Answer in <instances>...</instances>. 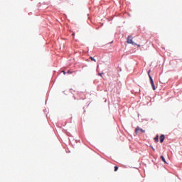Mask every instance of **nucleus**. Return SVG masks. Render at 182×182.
Here are the masks:
<instances>
[{
    "label": "nucleus",
    "instance_id": "nucleus-1",
    "mask_svg": "<svg viewBox=\"0 0 182 182\" xmlns=\"http://www.w3.org/2000/svg\"><path fill=\"white\" fill-rule=\"evenodd\" d=\"M149 77L150 79L151 85L152 86L153 90H156V87L154 86V81H153V78L151 77V75H150V70L148 72Z\"/></svg>",
    "mask_w": 182,
    "mask_h": 182
},
{
    "label": "nucleus",
    "instance_id": "nucleus-2",
    "mask_svg": "<svg viewBox=\"0 0 182 182\" xmlns=\"http://www.w3.org/2000/svg\"><path fill=\"white\" fill-rule=\"evenodd\" d=\"M135 133L136 134H141V133H146V131L139 127L135 129Z\"/></svg>",
    "mask_w": 182,
    "mask_h": 182
},
{
    "label": "nucleus",
    "instance_id": "nucleus-3",
    "mask_svg": "<svg viewBox=\"0 0 182 182\" xmlns=\"http://www.w3.org/2000/svg\"><path fill=\"white\" fill-rule=\"evenodd\" d=\"M127 43H129V44H131V45H137V44H136V43H134V42L133 41V37H132V36H129L127 37Z\"/></svg>",
    "mask_w": 182,
    "mask_h": 182
},
{
    "label": "nucleus",
    "instance_id": "nucleus-4",
    "mask_svg": "<svg viewBox=\"0 0 182 182\" xmlns=\"http://www.w3.org/2000/svg\"><path fill=\"white\" fill-rule=\"evenodd\" d=\"M164 139H166V137L164 136V134H162L160 136V143H163V141H164Z\"/></svg>",
    "mask_w": 182,
    "mask_h": 182
},
{
    "label": "nucleus",
    "instance_id": "nucleus-5",
    "mask_svg": "<svg viewBox=\"0 0 182 182\" xmlns=\"http://www.w3.org/2000/svg\"><path fill=\"white\" fill-rule=\"evenodd\" d=\"M155 142L159 143V135H156V137L154 138Z\"/></svg>",
    "mask_w": 182,
    "mask_h": 182
},
{
    "label": "nucleus",
    "instance_id": "nucleus-6",
    "mask_svg": "<svg viewBox=\"0 0 182 182\" xmlns=\"http://www.w3.org/2000/svg\"><path fill=\"white\" fill-rule=\"evenodd\" d=\"M161 159L162 161H164V163H167V162H166V159H164V156H161Z\"/></svg>",
    "mask_w": 182,
    "mask_h": 182
},
{
    "label": "nucleus",
    "instance_id": "nucleus-7",
    "mask_svg": "<svg viewBox=\"0 0 182 182\" xmlns=\"http://www.w3.org/2000/svg\"><path fill=\"white\" fill-rule=\"evenodd\" d=\"M90 59L93 62H96V59L93 58V57H90Z\"/></svg>",
    "mask_w": 182,
    "mask_h": 182
},
{
    "label": "nucleus",
    "instance_id": "nucleus-8",
    "mask_svg": "<svg viewBox=\"0 0 182 182\" xmlns=\"http://www.w3.org/2000/svg\"><path fill=\"white\" fill-rule=\"evenodd\" d=\"M119 170V167L118 166H114V171H117Z\"/></svg>",
    "mask_w": 182,
    "mask_h": 182
},
{
    "label": "nucleus",
    "instance_id": "nucleus-9",
    "mask_svg": "<svg viewBox=\"0 0 182 182\" xmlns=\"http://www.w3.org/2000/svg\"><path fill=\"white\" fill-rule=\"evenodd\" d=\"M151 149H152L153 151H156V149H154V148H153V146H151Z\"/></svg>",
    "mask_w": 182,
    "mask_h": 182
},
{
    "label": "nucleus",
    "instance_id": "nucleus-10",
    "mask_svg": "<svg viewBox=\"0 0 182 182\" xmlns=\"http://www.w3.org/2000/svg\"><path fill=\"white\" fill-rule=\"evenodd\" d=\"M102 75H103V73H99V76H102Z\"/></svg>",
    "mask_w": 182,
    "mask_h": 182
},
{
    "label": "nucleus",
    "instance_id": "nucleus-11",
    "mask_svg": "<svg viewBox=\"0 0 182 182\" xmlns=\"http://www.w3.org/2000/svg\"><path fill=\"white\" fill-rule=\"evenodd\" d=\"M63 74H64V75H66V72H65V71H63Z\"/></svg>",
    "mask_w": 182,
    "mask_h": 182
},
{
    "label": "nucleus",
    "instance_id": "nucleus-12",
    "mask_svg": "<svg viewBox=\"0 0 182 182\" xmlns=\"http://www.w3.org/2000/svg\"><path fill=\"white\" fill-rule=\"evenodd\" d=\"M68 73H72V72H70V71L68 70Z\"/></svg>",
    "mask_w": 182,
    "mask_h": 182
},
{
    "label": "nucleus",
    "instance_id": "nucleus-13",
    "mask_svg": "<svg viewBox=\"0 0 182 182\" xmlns=\"http://www.w3.org/2000/svg\"><path fill=\"white\" fill-rule=\"evenodd\" d=\"M137 47H138V48H140V45H137Z\"/></svg>",
    "mask_w": 182,
    "mask_h": 182
}]
</instances>
